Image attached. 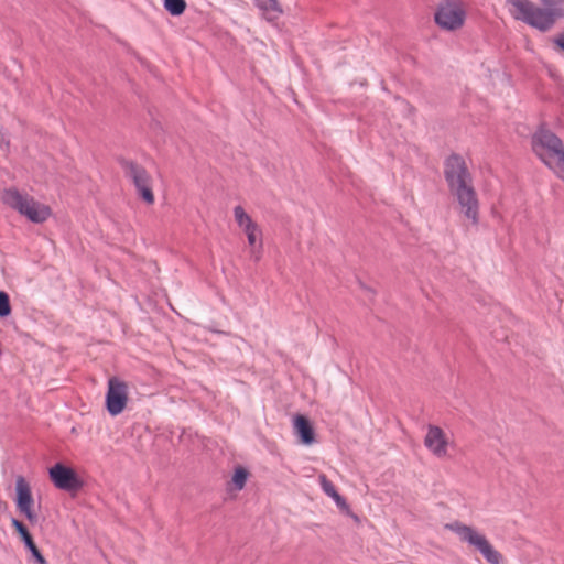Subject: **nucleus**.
Instances as JSON below:
<instances>
[{"label": "nucleus", "instance_id": "1a4fd4ad", "mask_svg": "<svg viewBox=\"0 0 564 564\" xmlns=\"http://www.w3.org/2000/svg\"><path fill=\"white\" fill-rule=\"evenodd\" d=\"M14 500L19 512L23 514L31 523H36L39 520V514L34 510V499L32 496L31 486L22 476H18L15 479Z\"/></svg>", "mask_w": 564, "mask_h": 564}, {"label": "nucleus", "instance_id": "423d86ee", "mask_svg": "<svg viewBox=\"0 0 564 564\" xmlns=\"http://www.w3.org/2000/svg\"><path fill=\"white\" fill-rule=\"evenodd\" d=\"M234 218L247 238L250 258L253 261H259L263 252V231L261 226L240 205L234 208Z\"/></svg>", "mask_w": 564, "mask_h": 564}, {"label": "nucleus", "instance_id": "2eb2a0df", "mask_svg": "<svg viewBox=\"0 0 564 564\" xmlns=\"http://www.w3.org/2000/svg\"><path fill=\"white\" fill-rule=\"evenodd\" d=\"M294 432L305 445L314 442V433L310 422L303 415H296L293 421Z\"/></svg>", "mask_w": 564, "mask_h": 564}, {"label": "nucleus", "instance_id": "4468645a", "mask_svg": "<svg viewBox=\"0 0 564 564\" xmlns=\"http://www.w3.org/2000/svg\"><path fill=\"white\" fill-rule=\"evenodd\" d=\"M262 17L270 23L275 22L283 13L278 0H253Z\"/></svg>", "mask_w": 564, "mask_h": 564}, {"label": "nucleus", "instance_id": "9d476101", "mask_svg": "<svg viewBox=\"0 0 564 564\" xmlns=\"http://www.w3.org/2000/svg\"><path fill=\"white\" fill-rule=\"evenodd\" d=\"M48 475L54 486L58 489L73 491L82 487V481L75 470L61 463L51 467Z\"/></svg>", "mask_w": 564, "mask_h": 564}, {"label": "nucleus", "instance_id": "dca6fc26", "mask_svg": "<svg viewBox=\"0 0 564 564\" xmlns=\"http://www.w3.org/2000/svg\"><path fill=\"white\" fill-rule=\"evenodd\" d=\"M318 481L323 491L335 501L337 508L344 513H349V506L337 492L335 486L326 478V476L319 475Z\"/></svg>", "mask_w": 564, "mask_h": 564}, {"label": "nucleus", "instance_id": "6ab92c4d", "mask_svg": "<svg viewBox=\"0 0 564 564\" xmlns=\"http://www.w3.org/2000/svg\"><path fill=\"white\" fill-rule=\"evenodd\" d=\"M11 307L9 296L6 292H0V317H6L10 314Z\"/></svg>", "mask_w": 564, "mask_h": 564}, {"label": "nucleus", "instance_id": "4be33fe9", "mask_svg": "<svg viewBox=\"0 0 564 564\" xmlns=\"http://www.w3.org/2000/svg\"><path fill=\"white\" fill-rule=\"evenodd\" d=\"M0 145H8V141L6 140V135L0 133Z\"/></svg>", "mask_w": 564, "mask_h": 564}, {"label": "nucleus", "instance_id": "aec40b11", "mask_svg": "<svg viewBox=\"0 0 564 564\" xmlns=\"http://www.w3.org/2000/svg\"><path fill=\"white\" fill-rule=\"evenodd\" d=\"M358 291L361 292L369 301H371L375 295V291L371 288L365 285L362 282H358Z\"/></svg>", "mask_w": 564, "mask_h": 564}, {"label": "nucleus", "instance_id": "20e7f679", "mask_svg": "<svg viewBox=\"0 0 564 564\" xmlns=\"http://www.w3.org/2000/svg\"><path fill=\"white\" fill-rule=\"evenodd\" d=\"M446 528L454 532L462 542L477 550L489 564H501V553L492 546L485 534L475 528L458 521L446 524Z\"/></svg>", "mask_w": 564, "mask_h": 564}, {"label": "nucleus", "instance_id": "39448f33", "mask_svg": "<svg viewBox=\"0 0 564 564\" xmlns=\"http://www.w3.org/2000/svg\"><path fill=\"white\" fill-rule=\"evenodd\" d=\"M2 199L6 205L14 208L33 223H43L51 216L48 206L36 202L33 197L23 195L15 189L4 192Z\"/></svg>", "mask_w": 564, "mask_h": 564}, {"label": "nucleus", "instance_id": "f257e3e1", "mask_svg": "<svg viewBox=\"0 0 564 564\" xmlns=\"http://www.w3.org/2000/svg\"><path fill=\"white\" fill-rule=\"evenodd\" d=\"M444 176L451 194L458 203L460 213L471 224L477 225L479 202L465 160L458 154L448 156L444 163Z\"/></svg>", "mask_w": 564, "mask_h": 564}, {"label": "nucleus", "instance_id": "f3484780", "mask_svg": "<svg viewBox=\"0 0 564 564\" xmlns=\"http://www.w3.org/2000/svg\"><path fill=\"white\" fill-rule=\"evenodd\" d=\"M248 471L243 467H237L231 477V485L236 490H241L248 479Z\"/></svg>", "mask_w": 564, "mask_h": 564}, {"label": "nucleus", "instance_id": "f8f14e48", "mask_svg": "<svg viewBox=\"0 0 564 564\" xmlns=\"http://www.w3.org/2000/svg\"><path fill=\"white\" fill-rule=\"evenodd\" d=\"M130 177L140 194V196L148 203L154 202V196L150 185V177L148 173L140 166L131 164L128 171Z\"/></svg>", "mask_w": 564, "mask_h": 564}, {"label": "nucleus", "instance_id": "6e6552de", "mask_svg": "<svg viewBox=\"0 0 564 564\" xmlns=\"http://www.w3.org/2000/svg\"><path fill=\"white\" fill-rule=\"evenodd\" d=\"M129 387L127 382L117 377L108 380L106 408L110 415L117 416L124 410L128 402Z\"/></svg>", "mask_w": 564, "mask_h": 564}, {"label": "nucleus", "instance_id": "a211bd4d", "mask_svg": "<svg viewBox=\"0 0 564 564\" xmlns=\"http://www.w3.org/2000/svg\"><path fill=\"white\" fill-rule=\"evenodd\" d=\"M165 9L173 15H180L185 10L184 0H164Z\"/></svg>", "mask_w": 564, "mask_h": 564}, {"label": "nucleus", "instance_id": "f03ea898", "mask_svg": "<svg viewBox=\"0 0 564 564\" xmlns=\"http://www.w3.org/2000/svg\"><path fill=\"white\" fill-rule=\"evenodd\" d=\"M564 0H540L543 7L531 0H506L510 15L540 32L550 31L557 20L564 18Z\"/></svg>", "mask_w": 564, "mask_h": 564}, {"label": "nucleus", "instance_id": "412c9836", "mask_svg": "<svg viewBox=\"0 0 564 564\" xmlns=\"http://www.w3.org/2000/svg\"><path fill=\"white\" fill-rule=\"evenodd\" d=\"M552 41L557 51L564 52V32L558 33Z\"/></svg>", "mask_w": 564, "mask_h": 564}, {"label": "nucleus", "instance_id": "7ed1b4c3", "mask_svg": "<svg viewBox=\"0 0 564 564\" xmlns=\"http://www.w3.org/2000/svg\"><path fill=\"white\" fill-rule=\"evenodd\" d=\"M532 149L540 160L564 181V145L552 131L540 127L532 135Z\"/></svg>", "mask_w": 564, "mask_h": 564}, {"label": "nucleus", "instance_id": "ddd939ff", "mask_svg": "<svg viewBox=\"0 0 564 564\" xmlns=\"http://www.w3.org/2000/svg\"><path fill=\"white\" fill-rule=\"evenodd\" d=\"M12 525L17 530V532L20 534V536H21L22 541L24 542L26 549L32 553V555L34 556L35 561L39 564H45L44 557L42 556V554L40 553V551L36 547L35 543L33 542V539L30 535V533H29L28 529L25 528V525L21 521L17 520V519H12Z\"/></svg>", "mask_w": 564, "mask_h": 564}, {"label": "nucleus", "instance_id": "9b49d317", "mask_svg": "<svg viewBox=\"0 0 564 564\" xmlns=\"http://www.w3.org/2000/svg\"><path fill=\"white\" fill-rule=\"evenodd\" d=\"M424 445L438 458L447 455V437L444 431L436 425H429Z\"/></svg>", "mask_w": 564, "mask_h": 564}, {"label": "nucleus", "instance_id": "0eeeda50", "mask_svg": "<svg viewBox=\"0 0 564 564\" xmlns=\"http://www.w3.org/2000/svg\"><path fill=\"white\" fill-rule=\"evenodd\" d=\"M435 23L445 31L460 29L466 20V10L460 0H443L434 14Z\"/></svg>", "mask_w": 564, "mask_h": 564}]
</instances>
